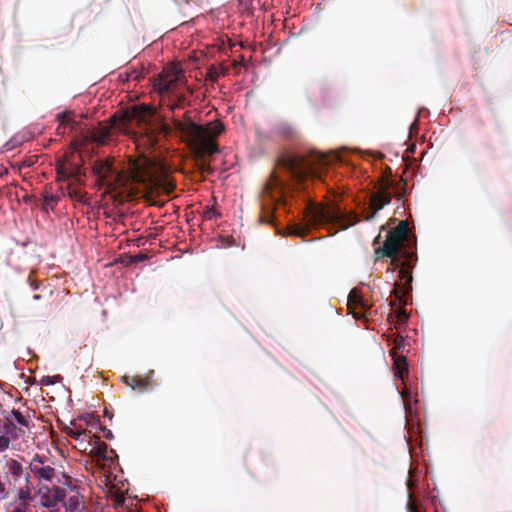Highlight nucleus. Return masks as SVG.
I'll list each match as a JSON object with an SVG mask.
<instances>
[{
	"label": "nucleus",
	"mask_w": 512,
	"mask_h": 512,
	"mask_svg": "<svg viewBox=\"0 0 512 512\" xmlns=\"http://www.w3.org/2000/svg\"><path fill=\"white\" fill-rule=\"evenodd\" d=\"M347 147L323 153L314 148L287 150L276 160L272 173L263 191L261 222L271 223L274 210L286 206L296 194L306 196L310 183L324 181L333 164H344Z\"/></svg>",
	"instance_id": "obj_1"
},
{
	"label": "nucleus",
	"mask_w": 512,
	"mask_h": 512,
	"mask_svg": "<svg viewBox=\"0 0 512 512\" xmlns=\"http://www.w3.org/2000/svg\"><path fill=\"white\" fill-rule=\"evenodd\" d=\"M402 400L403 409L405 412L406 425L408 435H405L406 445L411 458V465L408 471V478L406 481L407 486V512H427L426 501L431 499L434 505V499L430 496L428 489L424 483L420 481V471L415 466L418 456V449L422 452V445L424 443V435L420 428L418 419H416V412L413 409V401L411 395H405L397 389Z\"/></svg>",
	"instance_id": "obj_2"
},
{
	"label": "nucleus",
	"mask_w": 512,
	"mask_h": 512,
	"mask_svg": "<svg viewBox=\"0 0 512 512\" xmlns=\"http://www.w3.org/2000/svg\"><path fill=\"white\" fill-rule=\"evenodd\" d=\"M382 254L389 257L399 270L401 283H394L393 290L397 294V301L406 305L412 291L411 269L416 265V240L408 235V224L400 221L396 230L388 233L380 248Z\"/></svg>",
	"instance_id": "obj_3"
},
{
	"label": "nucleus",
	"mask_w": 512,
	"mask_h": 512,
	"mask_svg": "<svg viewBox=\"0 0 512 512\" xmlns=\"http://www.w3.org/2000/svg\"><path fill=\"white\" fill-rule=\"evenodd\" d=\"M153 89L161 96L170 97L173 101L172 108L189 105V96L193 93L181 73H175L170 79L157 74L153 80Z\"/></svg>",
	"instance_id": "obj_4"
},
{
	"label": "nucleus",
	"mask_w": 512,
	"mask_h": 512,
	"mask_svg": "<svg viewBox=\"0 0 512 512\" xmlns=\"http://www.w3.org/2000/svg\"><path fill=\"white\" fill-rule=\"evenodd\" d=\"M155 166V160L148 155L136 159L129 157L121 162L118 167L110 166L109 169L120 181L128 183H141L150 174Z\"/></svg>",
	"instance_id": "obj_5"
},
{
	"label": "nucleus",
	"mask_w": 512,
	"mask_h": 512,
	"mask_svg": "<svg viewBox=\"0 0 512 512\" xmlns=\"http://www.w3.org/2000/svg\"><path fill=\"white\" fill-rule=\"evenodd\" d=\"M383 207H384V204L379 205L377 208L374 209V211L372 213H368L366 210H364L362 212L361 217L356 214H352L346 210L337 208L331 212H328V213H325L324 215H322L321 220L333 222L337 226L338 230H344V229L349 228L350 226L355 225L361 219H365L367 221L372 220L375 217V215L380 210L383 209Z\"/></svg>",
	"instance_id": "obj_6"
},
{
	"label": "nucleus",
	"mask_w": 512,
	"mask_h": 512,
	"mask_svg": "<svg viewBox=\"0 0 512 512\" xmlns=\"http://www.w3.org/2000/svg\"><path fill=\"white\" fill-rule=\"evenodd\" d=\"M389 345L393 347L391 354L394 361V376L404 382L405 375L408 373V362L407 358L403 355H398L397 351H402L405 348L407 339L400 334L393 335L389 339Z\"/></svg>",
	"instance_id": "obj_7"
},
{
	"label": "nucleus",
	"mask_w": 512,
	"mask_h": 512,
	"mask_svg": "<svg viewBox=\"0 0 512 512\" xmlns=\"http://www.w3.org/2000/svg\"><path fill=\"white\" fill-rule=\"evenodd\" d=\"M33 138V134L29 130H22L11 137L4 145L5 151H11L23 143Z\"/></svg>",
	"instance_id": "obj_8"
},
{
	"label": "nucleus",
	"mask_w": 512,
	"mask_h": 512,
	"mask_svg": "<svg viewBox=\"0 0 512 512\" xmlns=\"http://www.w3.org/2000/svg\"><path fill=\"white\" fill-rule=\"evenodd\" d=\"M29 468L40 481L51 482L55 475V469L48 465L39 466L30 462Z\"/></svg>",
	"instance_id": "obj_9"
},
{
	"label": "nucleus",
	"mask_w": 512,
	"mask_h": 512,
	"mask_svg": "<svg viewBox=\"0 0 512 512\" xmlns=\"http://www.w3.org/2000/svg\"><path fill=\"white\" fill-rule=\"evenodd\" d=\"M136 137L137 145H142L144 147L150 148L153 147L156 143V137L151 127L144 126L141 128V131L138 132Z\"/></svg>",
	"instance_id": "obj_10"
},
{
	"label": "nucleus",
	"mask_w": 512,
	"mask_h": 512,
	"mask_svg": "<svg viewBox=\"0 0 512 512\" xmlns=\"http://www.w3.org/2000/svg\"><path fill=\"white\" fill-rule=\"evenodd\" d=\"M348 302L357 306L362 313H368L371 309L369 301L355 288L350 291L348 295Z\"/></svg>",
	"instance_id": "obj_11"
},
{
	"label": "nucleus",
	"mask_w": 512,
	"mask_h": 512,
	"mask_svg": "<svg viewBox=\"0 0 512 512\" xmlns=\"http://www.w3.org/2000/svg\"><path fill=\"white\" fill-rule=\"evenodd\" d=\"M23 431L18 428L15 423L10 419V416L5 417V423L1 425V432L12 441H15L19 438L20 433Z\"/></svg>",
	"instance_id": "obj_12"
},
{
	"label": "nucleus",
	"mask_w": 512,
	"mask_h": 512,
	"mask_svg": "<svg viewBox=\"0 0 512 512\" xmlns=\"http://www.w3.org/2000/svg\"><path fill=\"white\" fill-rule=\"evenodd\" d=\"M42 206L41 209L44 212H48L53 209V206L58 202L59 197L53 193L45 191L42 195Z\"/></svg>",
	"instance_id": "obj_13"
},
{
	"label": "nucleus",
	"mask_w": 512,
	"mask_h": 512,
	"mask_svg": "<svg viewBox=\"0 0 512 512\" xmlns=\"http://www.w3.org/2000/svg\"><path fill=\"white\" fill-rule=\"evenodd\" d=\"M9 416L13 417L20 426L29 428V416H23V414L18 409H12Z\"/></svg>",
	"instance_id": "obj_14"
},
{
	"label": "nucleus",
	"mask_w": 512,
	"mask_h": 512,
	"mask_svg": "<svg viewBox=\"0 0 512 512\" xmlns=\"http://www.w3.org/2000/svg\"><path fill=\"white\" fill-rule=\"evenodd\" d=\"M52 498L59 504H65L66 499V490L64 488H61L59 486H53L51 488Z\"/></svg>",
	"instance_id": "obj_15"
},
{
	"label": "nucleus",
	"mask_w": 512,
	"mask_h": 512,
	"mask_svg": "<svg viewBox=\"0 0 512 512\" xmlns=\"http://www.w3.org/2000/svg\"><path fill=\"white\" fill-rule=\"evenodd\" d=\"M58 482L63 484L70 492H77V485L73 483L72 478L67 473H62L60 477H58Z\"/></svg>",
	"instance_id": "obj_16"
},
{
	"label": "nucleus",
	"mask_w": 512,
	"mask_h": 512,
	"mask_svg": "<svg viewBox=\"0 0 512 512\" xmlns=\"http://www.w3.org/2000/svg\"><path fill=\"white\" fill-rule=\"evenodd\" d=\"M8 465H9V472L15 479L19 478L22 475L23 467L19 461L15 460V459H11Z\"/></svg>",
	"instance_id": "obj_17"
},
{
	"label": "nucleus",
	"mask_w": 512,
	"mask_h": 512,
	"mask_svg": "<svg viewBox=\"0 0 512 512\" xmlns=\"http://www.w3.org/2000/svg\"><path fill=\"white\" fill-rule=\"evenodd\" d=\"M94 445H95V448L92 450V452L100 457L101 459L103 460H106V453H107V450H108V446L103 443V442H100L99 440H96L94 442Z\"/></svg>",
	"instance_id": "obj_18"
},
{
	"label": "nucleus",
	"mask_w": 512,
	"mask_h": 512,
	"mask_svg": "<svg viewBox=\"0 0 512 512\" xmlns=\"http://www.w3.org/2000/svg\"><path fill=\"white\" fill-rule=\"evenodd\" d=\"M154 370H149L146 377H139L140 392H144L147 387L153 382Z\"/></svg>",
	"instance_id": "obj_19"
},
{
	"label": "nucleus",
	"mask_w": 512,
	"mask_h": 512,
	"mask_svg": "<svg viewBox=\"0 0 512 512\" xmlns=\"http://www.w3.org/2000/svg\"><path fill=\"white\" fill-rule=\"evenodd\" d=\"M62 505L65 507L66 512H75L78 510L80 502L77 496H71L67 501L65 500V504Z\"/></svg>",
	"instance_id": "obj_20"
},
{
	"label": "nucleus",
	"mask_w": 512,
	"mask_h": 512,
	"mask_svg": "<svg viewBox=\"0 0 512 512\" xmlns=\"http://www.w3.org/2000/svg\"><path fill=\"white\" fill-rule=\"evenodd\" d=\"M61 380H62L61 375H52V376L46 375L41 378L40 384L44 385V386H50V385H54L57 382H60Z\"/></svg>",
	"instance_id": "obj_21"
},
{
	"label": "nucleus",
	"mask_w": 512,
	"mask_h": 512,
	"mask_svg": "<svg viewBox=\"0 0 512 512\" xmlns=\"http://www.w3.org/2000/svg\"><path fill=\"white\" fill-rule=\"evenodd\" d=\"M18 499L21 501V503H26V501H29L32 499L31 496V490L29 486H24L20 488L18 492Z\"/></svg>",
	"instance_id": "obj_22"
},
{
	"label": "nucleus",
	"mask_w": 512,
	"mask_h": 512,
	"mask_svg": "<svg viewBox=\"0 0 512 512\" xmlns=\"http://www.w3.org/2000/svg\"><path fill=\"white\" fill-rule=\"evenodd\" d=\"M121 381L128 385L132 390H135L136 387H139V377L131 378L130 376L125 375L121 378Z\"/></svg>",
	"instance_id": "obj_23"
},
{
	"label": "nucleus",
	"mask_w": 512,
	"mask_h": 512,
	"mask_svg": "<svg viewBox=\"0 0 512 512\" xmlns=\"http://www.w3.org/2000/svg\"><path fill=\"white\" fill-rule=\"evenodd\" d=\"M57 504L58 503L50 496L40 500V506L47 509H54Z\"/></svg>",
	"instance_id": "obj_24"
},
{
	"label": "nucleus",
	"mask_w": 512,
	"mask_h": 512,
	"mask_svg": "<svg viewBox=\"0 0 512 512\" xmlns=\"http://www.w3.org/2000/svg\"><path fill=\"white\" fill-rule=\"evenodd\" d=\"M277 132L284 137H288L292 134V128L288 125H279Z\"/></svg>",
	"instance_id": "obj_25"
},
{
	"label": "nucleus",
	"mask_w": 512,
	"mask_h": 512,
	"mask_svg": "<svg viewBox=\"0 0 512 512\" xmlns=\"http://www.w3.org/2000/svg\"><path fill=\"white\" fill-rule=\"evenodd\" d=\"M12 440L5 435L0 436V452H4L9 448L10 442Z\"/></svg>",
	"instance_id": "obj_26"
},
{
	"label": "nucleus",
	"mask_w": 512,
	"mask_h": 512,
	"mask_svg": "<svg viewBox=\"0 0 512 512\" xmlns=\"http://www.w3.org/2000/svg\"><path fill=\"white\" fill-rule=\"evenodd\" d=\"M51 493V488L47 485H42L38 489V495L41 497V499L46 498Z\"/></svg>",
	"instance_id": "obj_27"
},
{
	"label": "nucleus",
	"mask_w": 512,
	"mask_h": 512,
	"mask_svg": "<svg viewBox=\"0 0 512 512\" xmlns=\"http://www.w3.org/2000/svg\"><path fill=\"white\" fill-rule=\"evenodd\" d=\"M205 215L207 218L211 219V218H217V217H221V213L218 212L217 210L213 209V208H208L206 211H205Z\"/></svg>",
	"instance_id": "obj_28"
},
{
	"label": "nucleus",
	"mask_w": 512,
	"mask_h": 512,
	"mask_svg": "<svg viewBox=\"0 0 512 512\" xmlns=\"http://www.w3.org/2000/svg\"><path fill=\"white\" fill-rule=\"evenodd\" d=\"M93 413H90V412H84L82 413L80 416H79V420L81 421H84L86 422V424L88 425L90 423L91 420H93Z\"/></svg>",
	"instance_id": "obj_29"
},
{
	"label": "nucleus",
	"mask_w": 512,
	"mask_h": 512,
	"mask_svg": "<svg viewBox=\"0 0 512 512\" xmlns=\"http://www.w3.org/2000/svg\"><path fill=\"white\" fill-rule=\"evenodd\" d=\"M399 313H400V315H399L400 325H406L408 322V319H409V315L407 314V312L404 309H400Z\"/></svg>",
	"instance_id": "obj_30"
},
{
	"label": "nucleus",
	"mask_w": 512,
	"mask_h": 512,
	"mask_svg": "<svg viewBox=\"0 0 512 512\" xmlns=\"http://www.w3.org/2000/svg\"><path fill=\"white\" fill-rule=\"evenodd\" d=\"M100 432H102L104 437L107 438L108 440L114 439V435H113L112 431L110 429H108L106 426L100 427Z\"/></svg>",
	"instance_id": "obj_31"
},
{
	"label": "nucleus",
	"mask_w": 512,
	"mask_h": 512,
	"mask_svg": "<svg viewBox=\"0 0 512 512\" xmlns=\"http://www.w3.org/2000/svg\"><path fill=\"white\" fill-rule=\"evenodd\" d=\"M46 461V456L44 455H40V454H35L31 460V462H33V464H41L42 466L44 465Z\"/></svg>",
	"instance_id": "obj_32"
},
{
	"label": "nucleus",
	"mask_w": 512,
	"mask_h": 512,
	"mask_svg": "<svg viewBox=\"0 0 512 512\" xmlns=\"http://www.w3.org/2000/svg\"><path fill=\"white\" fill-rule=\"evenodd\" d=\"M88 425L94 429H99V430H100V427H102L100 418L96 417V416L93 417V420H91Z\"/></svg>",
	"instance_id": "obj_33"
},
{
	"label": "nucleus",
	"mask_w": 512,
	"mask_h": 512,
	"mask_svg": "<svg viewBox=\"0 0 512 512\" xmlns=\"http://www.w3.org/2000/svg\"><path fill=\"white\" fill-rule=\"evenodd\" d=\"M240 5L243 6L245 9H248L252 5L253 0H238Z\"/></svg>",
	"instance_id": "obj_34"
},
{
	"label": "nucleus",
	"mask_w": 512,
	"mask_h": 512,
	"mask_svg": "<svg viewBox=\"0 0 512 512\" xmlns=\"http://www.w3.org/2000/svg\"><path fill=\"white\" fill-rule=\"evenodd\" d=\"M423 114H429V110L425 107L419 108V110L417 112V118L422 116Z\"/></svg>",
	"instance_id": "obj_35"
},
{
	"label": "nucleus",
	"mask_w": 512,
	"mask_h": 512,
	"mask_svg": "<svg viewBox=\"0 0 512 512\" xmlns=\"http://www.w3.org/2000/svg\"><path fill=\"white\" fill-rule=\"evenodd\" d=\"M103 414H104V417H106L108 420H110V421L112 420L113 413L111 411H109L108 408L104 409Z\"/></svg>",
	"instance_id": "obj_36"
},
{
	"label": "nucleus",
	"mask_w": 512,
	"mask_h": 512,
	"mask_svg": "<svg viewBox=\"0 0 512 512\" xmlns=\"http://www.w3.org/2000/svg\"><path fill=\"white\" fill-rule=\"evenodd\" d=\"M84 434V432L81 430L77 435L74 434V432H69L68 435L71 436V437H74L75 440H78L79 437Z\"/></svg>",
	"instance_id": "obj_37"
},
{
	"label": "nucleus",
	"mask_w": 512,
	"mask_h": 512,
	"mask_svg": "<svg viewBox=\"0 0 512 512\" xmlns=\"http://www.w3.org/2000/svg\"><path fill=\"white\" fill-rule=\"evenodd\" d=\"M143 259H144V257H143V256L138 255V256H135L134 258H132V259H131V262H133V263H137V262L142 261Z\"/></svg>",
	"instance_id": "obj_38"
},
{
	"label": "nucleus",
	"mask_w": 512,
	"mask_h": 512,
	"mask_svg": "<svg viewBox=\"0 0 512 512\" xmlns=\"http://www.w3.org/2000/svg\"><path fill=\"white\" fill-rule=\"evenodd\" d=\"M25 486H29L31 484V475L29 473H26L25 475Z\"/></svg>",
	"instance_id": "obj_39"
},
{
	"label": "nucleus",
	"mask_w": 512,
	"mask_h": 512,
	"mask_svg": "<svg viewBox=\"0 0 512 512\" xmlns=\"http://www.w3.org/2000/svg\"><path fill=\"white\" fill-rule=\"evenodd\" d=\"M414 129H417V118H416V119L414 120V122L409 126L410 133H411Z\"/></svg>",
	"instance_id": "obj_40"
},
{
	"label": "nucleus",
	"mask_w": 512,
	"mask_h": 512,
	"mask_svg": "<svg viewBox=\"0 0 512 512\" xmlns=\"http://www.w3.org/2000/svg\"><path fill=\"white\" fill-rule=\"evenodd\" d=\"M394 272H395V269L386 271L387 274L392 275V276L394 275Z\"/></svg>",
	"instance_id": "obj_41"
},
{
	"label": "nucleus",
	"mask_w": 512,
	"mask_h": 512,
	"mask_svg": "<svg viewBox=\"0 0 512 512\" xmlns=\"http://www.w3.org/2000/svg\"><path fill=\"white\" fill-rule=\"evenodd\" d=\"M40 298H41V295H39V294H35V295L33 296V299H34V300H39Z\"/></svg>",
	"instance_id": "obj_42"
},
{
	"label": "nucleus",
	"mask_w": 512,
	"mask_h": 512,
	"mask_svg": "<svg viewBox=\"0 0 512 512\" xmlns=\"http://www.w3.org/2000/svg\"><path fill=\"white\" fill-rule=\"evenodd\" d=\"M32 288H33V290H37L38 289V285H33Z\"/></svg>",
	"instance_id": "obj_43"
},
{
	"label": "nucleus",
	"mask_w": 512,
	"mask_h": 512,
	"mask_svg": "<svg viewBox=\"0 0 512 512\" xmlns=\"http://www.w3.org/2000/svg\"><path fill=\"white\" fill-rule=\"evenodd\" d=\"M27 353H28V354H31V353H32V351H31V349H30L29 347L27 348Z\"/></svg>",
	"instance_id": "obj_44"
}]
</instances>
